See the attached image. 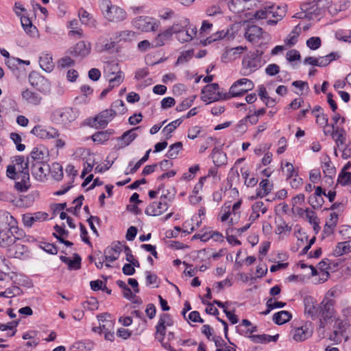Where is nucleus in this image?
<instances>
[{
  "instance_id": "4be33fe9",
  "label": "nucleus",
  "mask_w": 351,
  "mask_h": 351,
  "mask_svg": "<svg viewBox=\"0 0 351 351\" xmlns=\"http://www.w3.org/2000/svg\"><path fill=\"white\" fill-rule=\"evenodd\" d=\"M268 36L264 32L260 27L257 25H247L245 32V37L250 43H257L261 38H265Z\"/></svg>"
},
{
  "instance_id": "423d86ee",
  "label": "nucleus",
  "mask_w": 351,
  "mask_h": 351,
  "mask_svg": "<svg viewBox=\"0 0 351 351\" xmlns=\"http://www.w3.org/2000/svg\"><path fill=\"white\" fill-rule=\"evenodd\" d=\"M333 295L332 291H328L320 303L319 316L320 317L321 327H324L325 324L337 319V312L335 309V301L332 298Z\"/></svg>"
},
{
  "instance_id": "f704fd0d",
  "label": "nucleus",
  "mask_w": 351,
  "mask_h": 351,
  "mask_svg": "<svg viewBox=\"0 0 351 351\" xmlns=\"http://www.w3.org/2000/svg\"><path fill=\"white\" fill-rule=\"evenodd\" d=\"M269 7L261 10H255L245 14L246 21L260 20L269 19Z\"/></svg>"
},
{
  "instance_id": "864d4df0",
  "label": "nucleus",
  "mask_w": 351,
  "mask_h": 351,
  "mask_svg": "<svg viewBox=\"0 0 351 351\" xmlns=\"http://www.w3.org/2000/svg\"><path fill=\"white\" fill-rule=\"evenodd\" d=\"M21 293V289L19 287L12 286L6 289L4 291H0V297L11 298L14 296L19 295Z\"/></svg>"
},
{
  "instance_id": "7ed1b4c3",
  "label": "nucleus",
  "mask_w": 351,
  "mask_h": 351,
  "mask_svg": "<svg viewBox=\"0 0 351 351\" xmlns=\"http://www.w3.org/2000/svg\"><path fill=\"white\" fill-rule=\"evenodd\" d=\"M329 2V0H310L303 3L300 5V12L295 13L293 17L319 20L326 11Z\"/></svg>"
},
{
  "instance_id": "6e6d98bb",
  "label": "nucleus",
  "mask_w": 351,
  "mask_h": 351,
  "mask_svg": "<svg viewBox=\"0 0 351 351\" xmlns=\"http://www.w3.org/2000/svg\"><path fill=\"white\" fill-rule=\"evenodd\" d=\"M10 138L16 145V148L19 152H23L25 150V145L21 143L22 138L19 134L16 132H12L10 134Z\"/></svg>"
},
{
  "instance_id": "4c0bfd02",
  "label": "nucleus",
  "mask_w": 351,
  "mask_h": 351,
  "mask_svg": "<svg viewBox=\"0 0 351 351\" xmlns=\"http://www.w3.org/2000/svg\"><path fill=\"white\" fill-rule=\"evenodd\" d=\"M273 184L267 179L263 180L256 189V197H263L267 195L272 190Z\"/></svg>"
},
{
  "instance_id": "c85d7f7f",
  "label": "nucleus",
  "mask_w": 351,
  "mask_h": 351,
  "mask_svg": "<svg viewBox=\"0 0 351 351\" xmlns=\"http://www.w3.org/2000/svg\"><path fill=\"white\" fill-rule=\"evenodd\" d=\"M329 3L326 6V10L331 15H336L339 12L346 10L349 7V2L347 1L329 0Z\"/></svg>"
},
{
  "instance_id": "e433bc0d",
  "label": "nucleus",
  "mask_w": 351,
  "mask_h": 351,
  "mask_svg": "<svg viewBox=\"0 0 351 351\" xmlns=\"http://www.w3.org/2000/svg\"><path fill=\"white\" fill-rule=\"evenodd\" d=\"M114 133L112 129L95 132L91 136L92 140L97 144H103L108 141L110 137Z\"/></svg>"
},
{
  "instance_id": "79ce46f5",
  "label": "nucleus",
  "mask_w": 351,
  "mask_h": 351,
  "mask_svg": "<svg viewBox=\"0 0 351 351\" xmlns=\"http://www.w3.org/2000/svg\"><path fill=\"white\" fill-rule=\"evenodd\" d=\"M172 38L171 33L169 30L165 29L162 32L158 33L154 39V47H160L165 45L167 42L170 40Z\"/></svg>"
},
{
  "instance_id": "a19ab883",
  "label": "nucleus",
  "mask_w": 351,
  "mask_h": 351,
  "mask_svg": "<svg viewBox=\"0 0 351 351\" xmlns=\"http://www.w3.org/2000/svg\"><path fill=\"white\" fill-rule=\"evenodd\" d=\"M351 252V240L339 242L337 244L333 250V254L335 256H341Z\"/></svg>"
},
{
  "instance_id": "7c9ffc66",
  "label": "nucleus",
  "mask_w": 351,
  "mask_h": 351,
  "mask_svg": "<svg viewBox=\"0 0 351 351\" xmlns=\"http://www.w3.org/2000/svg\"><path fill=\"white\" fill-rule=\"evenodd\" d=\"M30 157L32 164L33 162H47L48 152L44 147H34L30 154Z\"/></svg>"
},
{
  "instance_id": "37998d69",
  "label": "nucleus",
  "mask_w": 351,
  "mask_h": 351,
  "mask_svg": "<svg viewBox=\"0 0 351 351\" xmlns=\"http://www.w3.org/2000/svg\"><path fill=\"white\" fill-rule=\"evenodd\" d=\"M301 32L300 25H296L294 29L285 38L284 43L287 47L295 45L298 42V36Z\"/></svg>"
},
{
  "instance_id": "3c124183",
  "label": "nucleus",
  "mask_w": 351,
  "mask_h": 351,
  "mask_svg": "<svg viewBox=\"0 0 351 351\" xmlns=\"http://www.w3.org/2000/svg\"><path fill=\"white\" fill-rule=\"evenodd\" d=\"M226 35H227L226 32H225L223 30L218 31L216 33L210 36L209 37L206 38V39L202 40L200 42L202 45H207L212 43L213 42H215V41H217L218 40L225 38Z\"/></svg>"
},
{
  "instance_id": "72a5a7b5",
  "label": "nucleus",
  "mask_w": 351,
  "mask_h": 351,
  "mask_svg": "<svg viewBox=\"0 0 351 351\" xmlns=\"http://www.w3.org/2000/svg\"><path fill=\"white\" fill-rule=\"evenodd\" d=\"M39 64L44 71L51 72L54 67L52 55L48 52L42 53L39 58Z\"/></svg>"
},
{
  "instance_id": "8fccbe9b",
  "label": "nucleus",
  "mask_w": 351,
  "mask_h": 351,
  "mask_svg": "<svg viewBox=\"0 0 351 351\" xmlns=\"http://www.w3.org/2000/svg\"><path fill=\"white\" fill-rule=\"evenodd\" d=\"M19 324V321H12L7 324H0V330L6 331L10 330V332L7 333L8 337H12L16 332V327Z\"/></svg>"
},
{
  "instance_id": "6ab92c4d",
  "label": "nucleus",
  "mask_w": 351,
  "mask_h": 351,
  "mask_svg": "<svg viewBox=\"0 0 351 351\" xmlns=\"http://www.w3.org/2000/svg\"><path fill=\"white\" fill-rule=\"evenodd\" d=\"M31 171L32 176L36 180L43 182L50 171V167L47 162H33L31 165Z\"/></svg>"
},
{
  "instance_id": "5701e85b",
  "label": "nucleus",
  "mask_w": 351,
  "mask_h": 351,
  "mask_svg": "<svg viewBox=\"0 0 351 351\" xmlns=\"http://www.w3.org/2000/svg\"><path fill=\"white\" fill-rule=\"evenodd\" d=\"M138 129V128L137 127L128 130L125 132L120 137L117 138V149H123L125 147L130 145L137 137L138 134H136V130Z\"/></svg>"
},
{
  "instance_id": "338daca9",
  "label": "nucleus",
  "mask_w": 351,
  "mask_h": 351,
  "mask_svg": "<svg viewBox=\"0 0 351 351\" xmlns=\"http://www.w3.org/2000/svg\"><path fill=\"white\" fill-rule=\"evenodd\" d=\"M307 47L312 49L316 50L321 46V39L319 37H311L306 40Z\"/></svg>"
},
{
  "instance_id": "13d9d810",
  "label": "nucleus",
  "mask_w": 351,
  "mask_h": 351,
  "mask_svg": "<svg viewBox=\"0 0 351 351\" xmlns=\"http://www.w3.org/2000/svg\"><path fill=\"white\" fill-rule=\"evenodd\" d=\"M182 143L178 142L169 147V149L167 153V156L169 158H175L178 155L179 152L182 149Z\"/></svg>"
},
{
  "instance_id": "052dcab7",
  "label": "nucleus",
  "mask_w": 351,
  "mask_h": 351,
  "mask_svg": "<svg viewBox=\"0 0 351 351\" xmlns=\"http://www.w3.org/2000/svg\"><path fill=\"white\" fill-rule=\"evenodd\" d=\"M337 182L342 186L349 184L351 182V173L347 172L344 170L341 171L339 174Z\"/></svg>"
},
{
  "instance_id": "412c9836",
  "label": "nucleus",
  "mask_w": 351,
  "mask_h": 351,
  "mask_svg": "<svg viewBox=\"0 0 351 351\" xmlns=\"http://www.w3.org/2000/svg\"><path fill=\"white\" fill-rule=\"evenodd\" d=\"M27 252V247L19 240H15L14 243L8 247V256L10 258H23Z\"/></svg>"
},
{
  "instance_id": "c9c22d12",
  "label": "nucleus",
  "mask_w": 351,
  "mask_h": 351,
  "mask_svg": "<svg viewBox=\"0 0 351 351\" xmlns=\"http://www.w3.org/2000/svg\"><path fill=\"white\" fill-rule=\"evenodd\" d=\"M243 50L242 47H237L226 50L221 55V60L224 62H228L235 60L239 57Z\"/></svg>"
},
{
  "instance_id": "39448f33",
  "label": "nucleus",
  "mask_w": 351,
  "mask_h": 351,
  "mask_svg": "<svg viewBox=\"0 0 351 351\" xmlns=\"http://www.w3.org/2000/svg\"><path fill=\"white\" fill-rule=\"evenodd\" d=\"M77 117V111L73 108L61 106L55 108L51 110L49 119L56 125L68 128L75 121Z\"/></svg>"
},
{
  "instance_id": "cd10ccee",
  "label": "nucleus",
  "mask_w": 351,
  "mask_h": 351,
  "mask_svg": "<svg viewBox=\"0 0 351 351\" xmlns=\"http://www.w3.org/2000/svg\"><path fill=\"white\" fill-rule=\"evenodd\" d=\"M114 71L107 75L109 85L111 88L119 86L124 80V74L117 69V65L112 66Z\"/></svg>"
},
{
  "instance_id": "4468645a",
  "label": "nucleus",
  "mask_w": 351,
  "mask_h": 351,
  "mask_svg": "<svg viewBox=\"0 0 351 351\" xmlns=\"http://www.w3.org/2000/svg\"><path fill=\"white\" fill-rule=\"evenodd\" d=\"M49 214L45 212H36L34 213H26L22 216V222L25 227L30 228L34 225L47 221Z\"/></svg>"
},
{
  "instance_id": "0e129e2a",
  "label": "nucleus",
  "mask_w": 351,
  "mask_h": 351,
  "mask_svg": "<svg viewBox=\"0 0 351 351\" xmlns=\"http://www.w3.org/2000/svg\"><path fill=\"white\" fill-rule=\"evenodd\" d=\"M322 168L326 176H332L335 173V167L328 158L322 162Z\"/></svg>"
},
{
  "instance_id": "473e14b6",
  "label": "nucleus",
  "mask_w": 351,
  "mask_h": 351,
  "mask_svg": "<svg viewBox=\"0 0 351 351\" xmlns=\"http://www.w3.org/2000/svg\"><path fill=\"white\" fill-rule=\"evenodd\" d=\"M116 46V43L114 40H108L104 37H99L95 45V49L97 52L109 51L114 49Z\"/></svg>"
},
{
  "instance_id": "ddd939ff",
  "label": "nucleus",
  "mask_w": 351,
  "mask_h": 351,
  "mask_svg": "<svg viewBox=\"0 0 351 351\" xmlns=\"http://www.w3.org/2000/svg\"><path fill=\"white\" fill-rule=\"evenodd\" d=\"M123 247H124V243L115 242L105 250L104 258L106 261L105 266L106 267H110L111 265L110 263H112L119 258L120 254L123 252Z\"/></svg>"
},
{
  "instance_id": "5fc2aeb1",
  "label": "nucleus",
  "mask_w": 351,
  "mask_h": 351,
  "mask_svg": "<svg viewBox=\"0 0 351 351\" xmlns=\"http://www.w3.org/2000/svg\"><path fill=\"white\" fill-rule=\"evenodd\" d=\"M50 171L52 177L56 180H60L63 177L62 167L59 163H53Z\"/></svg>"
},
{
  "instance_id": "f3484780",
  "label": "nucleus",
  "mask_w": 351,
  "mask_h": 351,
  "mask_svg": "<svg viewBox=\"0 0 351 351\" xmlns=\"http://www.w3.org/2000/svg\"><path fill=\"white\" fill-rule=\"evenodd\" d=\"M304 314L308 317L315 319L319 317L320 304L311 296H306L304 298Z\"/></svg>"
},
{
  "instance_id": "dca6fc26",
  "label": "nucleus",
  "mask_w": 351,
  "mask_h": 351,
  "mask_svg": "<svg viewBox=\"0 0 351 351\" xmlns=\"http://www.w3.org/2000/svg\"><path fill=\"white\" fill-rule=\"evenodd\" d=\"M167 196L162 195L159 202H154L150 204L145 210V213L150 216H159L167 210L169 204L165 200Z\"/></svg>"
},
{
  "instance_id": "b1692460",
  "label": "nucleus",
  "mask_w": 351,
  "mask_h": 351,
  "mask_svg": "<svg viewBox=\"0 0 351 351\" xmlns=\"http://www.w3.org/2000/svg\"><path fill=\"white\" fill-rule=\"evenodd\" d=\"M23 102L32 106H38L42 101V97L29 88L24 89L21 93Z\"/></svg>"
},
{
  "instance_id": "de8ad7c7",
  "label": "nucleus",
  "mask_w": 351,
  "mask_h": 351,
  "mask_svg": "<svg viewBox=\"0 0 351 351\" xmlns=\"http://www.w3.org/2000/svg\"><path fill=\"white\" fill-rule=\"evenodd\" d=\"M21 23L24 31L31 36H34L36 34V28L32 25V21L27 16H21Z\"/></svg>"
},
{
  "instance_id": "c756f323",
  "label": "nucleus",
  "mask_w": 351,
  "mask_h": 351,
  "mask_svg": "<svg viewBox=\"0 0 351 351\" xmlns=\"http://www.w3.org/2000/svg\"><path fill=\"white\" fill-rule=\"evenodd\" d=\"M267 210V207L262 201H256L252 205V213L249 217V220L254 222L261 215L265 214Z\"/></svg>"
},
{
  "instance_id": "9d476101",
  "label": "nucleus",
  "mask_w": 351,
  "mask_h": 351,
  "mask_svg": "<svg viewBox=\"0 0 351 351\" xmlns=\"http://www.w3.org/2000/svg\"><path fill=\"white\" fill-rule=\"evenodd\" d=\"M30 134L43 140H50L60 136L58 129L50 125H36L30 131Z\"/></svg>"
},
{
  "instance_id": "bf43d9fd",
  "label": "nucleus",
  "mask_w": 351,
  "mask_h": 351,
  "mask_svg": "<svg viewBox=\"0 0 351 351\" xmlns=\"http://www.w3.org/2000/svg\"><path fill=\"white\" fill-rule=\"evenodd\" d=\"M75 61L69 56H64L60 58L58 62V68L60 69H67L73 66Z\"/></svg>"
},
{
  "instance_id": "a878e982",
  "label": "nucleus",
  "mask_w": 351,
  "mask_h": 351,
  "mask_svg": "<svg viewBox=\"0 0 351 351\" xmlns=\"http://www.w3.org/2000/svg\"><path fill=\"white\" fill-rule=\"evenodd\" d=\"M237 4L241 9V16L245 18V14L251 11H255L258 8V0H237Z\"/></svg>"
},
{
  "instance_id": "a211bd4d",
  "label": "nucleus",
  "mask_w": 351,
  "mask_h": 351,
  "mask_svg": "<svg viewBox=\"0 0 351 351\" xmlns=\"http://www.w3.org/2000/svg\"><path fill=\"white\" fill-rule=\"evenodd\" d=\"M173 321L170 316V315L167 313H163L160 316L158 322L156 325V338L162 341L164 339V336L166 332V328L173 326Z\"/></svg>"
},
{
  "instance_id": "69168bd1",
  "label": "nucleus",
  "mask_w": 351,
  "mask_h": 351,
  "mask_svg": "<svg viewBox=\"0 0 351 351\" xmlns=\"http://www.w3.org/2000/svg\"><path fill=\"white\" fill-rule=\"evenodd\" d=\"M241 206V201H238L235 202L232 206H231V210L232 211V214L234 217H231L230 221L231 224L234 223L239 217V209Z\"/></svg>"
},
{
  "instance_id": "aec40b11",
  "label": "nucleus",
  "mask_w": 351,
  "mask_h": 351,
  "mask_svg": "<svg viewBox=\"0 0 351 351\" xmlns=\"http://www.w3.org/2000/svg\"><path fill=\"white\" fill-rule=\"evenodd\" d=\"M117 113L112 109H106L101 112L94 118L97 128H104L114 118Z\"/></svg>"
},
{
  "instance_id": "393cba45",
  "label": "nucleus",
  "mask_w": 351,
  "mask_h": 351,
  "mask_svg": "<svg viewBox=\"0 0 351 351\" xmlns=\"http://www.w3.org/2000/svg\"><path fill=\"white\" fill-rule=\"evenodd\" d=\"M90 51H91L90 43L82 40V41L78 42L75 45L72 53H73L74 56L84 58V57L88 56L90 53Z\"/></svg>"
},
{
  "instance_id": "ea45409f",
  "label": "nucleus",
  "mask_w": 351,
  "mask_h": 351,
  "mask_svg": "<svg viewBox=\"0 0 351 351\" xmlns=\"http://www.w3.org/2000/svg\"><path fill=\"white\" fill-rule=\"evenodd\" d=\"M67 27L70 29L69 36L75 38H81L84 37L83 30L79 27L78 21L73 19L69 22Z\"/></svg>"
},
{
  "instance_id": "680f3d73",
  "label": "nucleus",
  "mask_w": 351,
  "mask_h": 351,
  "mask_svg": "<svg viewBox=\"0 0 351 351\" xmlns=\"http://www.w3.org/2000/svg\"><path fill=\"white\" fill-rule=\"evenodd\" d=\"M286 306V303L283 302L277 301L276 298H271L267 300L266 306L268 307L269 311H271L276 308H283Z\"/></svg>"
},
{
  "instance_id": "f257e3e1",
  "label": "nucleus",
  "mask_w": 351,
  "mask_h": 351,
  "mask_svg": "<svg viewBox=\"0 0 351 351\" xmlns=\"http://www.w3.org/2000/svg\"><path fill=\"white\" fill-rule=\"evenodd\" d=\"M28 162L24 156H16L7 167V176L15 181V188L21 192L26 191L30 186Z\"/></svg>"
},
{
  "instance_id": "20e7f679",
  "label": "nucleus",
  "mask_w": 351,
  "mask_h": 351,
  "mask_svg": "<svg viewBox=\"0 0 351 351\" xmlns=\"http://www.w3.org/2000/svg\"><path fill=\"white\" fill-rule=\"evenodd\" d=\"M167 29L172 36L176 34L178 40L182 43L192 40L197 34L196 27L192 26L189 19L185 17L175 21Z\"/></svg>"
},
{
  "instance_id": "603ef678",
  "label": "nucleus",
  "mask_w": 351,
  "mask_h": 351,
  "mask_svg": "<svg viewBox=\"0 0 351 351\" xmlns=\"http://www.w3.org/2000/svg\"><path fill=\"white\" fill-rule=\"evenodd\" d=\"M339 55L336 52H332L325 56H321L318 58V66H326L328 65L332 61L337 59Z\"/></svg>"
},
{
  "instance_id": "6e6552de",
  "label": "nucleus",
  "mask_w": 351,
  "mask_h": 351,
  "mask_svg": "<svg viewBox=\"0 0 351 351\" xmlns=\"http://www.w3.org/2000/svg\"><path fill=\"white\" fill-rule=\"evenodd\" d=\"M132 25L141 32H156L158 29L160 21L150 16H141L134 19Z\"/></svg>"
},
{
  "instance_id": "0eeeda50",
  "label": "nucleus",
  "mask_w": 351,
  "mask_h": 351,
  "mask_svg": "<svg viewBox=\"0 0 351 351\" xmlns=\"http://www.w3.org/2000/svg\"><path fill=\"white\" fill-rule=\"evenodd\" d=\"M263 66L261 55L254 52L245 54L242 60L241 73L248 76L254 73Z\"/></svg>"
},
{
  "instance_id": "58836bf2",
  "label": "nucleus",
  "mask_w": 351,
  "mask_h": 351,
  "mask_svg": "<svg viewBox=\"0 0 351 351\" xmlns=\"http://www.w3.org/2000/svg\"><path fill=\"white\" fill-rule=\"evenodd\" d=\"M66 174L69 176V180L68 183V186L66 187H64L62 189L57 191L56 193L58 195H61L67 192L72 187V182H73L74 177L77 174V171L75 170V168L73 165H69L66 166L65 169Z\"/></svg>"
},
{
  "instance_id": "09e8293b",
  "label": "nucleus",
  "mask_w": 351,
  "mask_h": 351,
  "mask_svg": "<svg viewBox=\"0 0 351 351\" xmlns=\"http://www.w3.org/2000/svg\"><path fill=\"white\" fill-rule=\"evenodd\" d=\"M234 217L232 211L231 210V204L230 202L226 203L222 207L219 214V218L222 222H228L231 223L230 219Z\"/></svg>"
},
{
  "instance_id": "9b49d317",
  "label": "nucleus",
  "mask_w": 351,
  "mask_h": 351,
  "mask_svg": "<svg viewBox=\"0 0 351 351\" xmlns=\"http://www.w3.org/2000/svg\"><path fill=\"white\" fill-rule=\"evenodd\" d=\"M101 12L104 19L112 23L121 22L127 17V14L123 8L113 4L101 10Z\"/></svg>"
},
{
  "instance_id": "e2e57ef3",
  "label": "nucleus",
  "mask_w": 351,
  "mask_h": 351,
  "mask_svg": "<svg viewBox=\"0 0 351 351\" xmlns=\"http://www.w3.org/2000/svg\"><path fill=\"white\" fill-rule=\"evenodd\" d=\"M335 37L339 40L351 43V29L339 30L335 33Z\"/></svg>"
},
{
  "instance_id": "f03ea898",
  "label": "nucleus",
  "mask_w": 351,
  "mask_h": 351,
  "mask_svg": "<svg viewBox=\"0 0 351 351\" xmlns=\"http://www.w3.org/2000/svg\"><path fill=\"white\" fill-rule=\"evenodd\" d=\"M16 220L8 212H0V245L8 248L16 240L18 230Z\"/></svg>"
},
{
  "instance_id": "2eb2a0df",
  "label": "nucleus",
  "mask_w": 351,
  "mask_h": 351,
  "mask_svg": "<svg viewBox=\"0 0 351 351\" xmlns=\"http://www.w3.org/2000/svg\"><path fill=\"white\" fill-rule=\"evenodd\" d=\"M219 85L216 83L204 86L202 90L201 99L206 104H210L219 99Z\"/></svg>"
},
{
  "instance_id": "f8f14e48",
  "label": "nucleus",
  "mask_w": 351,
  "mask_h": 351,
  "mask_svg": "<svg viewBox=\"0 0 351 351\" xmlns=\"http://www.w3.org/2000/svg\"><path fill=\"white\" fill-rule=\"evenodd\" d=\"M254 84L249 79L241 78L236 81L230 87L229 93L232 97H236L243 95L254 88Z\"/></svg>"
},
{
  "instance_id": "4d7b16f0",
  "label": "nucleus",
  "mask_w": 351,
  "mask_h": 351,
  "mask_svg": "<svg viewBox=\"0 0 351 351\" xmlns=\"http://www.w3.org/2000/svg\"><path fill=\"white\" fill-rule=\"evenodd\" d=\"M195 98V95H192L184 99L179 105L177 106L176 110L178 112H182L188 109L192 106Z\"/></svg>"
},
{
  "instance_id": "bb28decb",
  "label": "nucleus",
  "mask_w": 351,
  "mask_h": 351,
  "mask_svg": "<svg viewBox=\"0 0 351 351\" xmlns=\"http://www.w3.org/2000/svg\"><path fill=\"white\" fill-rule=\"evenodd\" d=\"M136 36V33L132 30H123L114 33L113 38L115 43H130L133 41Z\"/></svg>"
},
{
  "instance_id": "c03bdc74",
  "label": "nucleus",
  "mask_w": 351,
  "mask_h": 351,
  "mask_svg": "<svg viewBox=\"0 0 351 351\" xmlns=\"http://www.w3.org/2000/svg\"><path fill=\"white\" fill-rule=\"evenodd\" d=\"M269 19L274 18L278 20H282L283 17L285 16L287 12V6H269Z\"/></svg>"
},
{
  "instance_id": "a18cd8bd",
  "label": "nucleus",
  "mask_w": 351,
  "mask_h": 351,
  "mask_svg": "<svg viewBox=\"0 0 351 351\" xmlns=\"http://www.w3.org/2000/svg\"><path fill=\"white\" fill-rule=\"evenodd\" d=\"M292 317L290 312L280 311L274 314L273 321L278 325H282L289 322Z\"/></svg>"
},
{
  "instance_id": "49530a36",
  "label": "nucleus",
  "mask_w": 351,
  "mask_h": 351,
  "mask_svg": "<svg viewBox=\"0 0 351 351\" xmlns=\"http://www.w3.org/2000/svg\"><path fill=\"white\" fill-rule=\"evenodd\" d=\"M183 119H176L167 125L162 130L164 136L169 139L171 136V133L182 123Z\"/></svg>"
},
{
  "instance_id": "2f4dec72",
  "label": "nucleus",
  "mask_w": 351,
  "mask_h": 351,
  "mask_svg": "<svg viewBox=\"0 0 351 351\" xmlns=\"http://www.w3.org/2000/svg\"><path fill=\"white\" fill-rule=\"evenodd\" d=\"M237 332L240 335L249 337L257 331V327L254 326L248 319H243L241 324L236 326Z\"/></svg>"
},
{
  "instance_id": "774afa93",
  "label": "nucleus",
  "mask_w": 351,
  "mask_h": 351,
  "mask_svg": "<svg viewBox=\"0 0 351 351\" xmlns=\"http://www.w3.org/2000/svg\"><path fill=\"white\" fill-rule=\"evenodd\" d=\"M193 56V50H187L183 51L177 60V64H183L188 62Z\"/></svg>"
},
{
  "instance_id": "1a4fd4ad",
  "label": "nucleus",
  "mask_w": 351,
  "mask_h": 351,
  "mask_svg": "<svg viewBox=\"0 0 351 351\" xmlns=\"http://www.w3.org/2000/svg\"><path fill=\"white\" fill-rule=\"evenodd\" d=\"M313 332L312 324L304 322L299 326H295L291 331L293 340L296 342H302L310 338Z\"/></svg>"
}]
</instances>
